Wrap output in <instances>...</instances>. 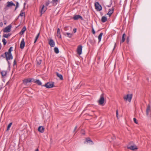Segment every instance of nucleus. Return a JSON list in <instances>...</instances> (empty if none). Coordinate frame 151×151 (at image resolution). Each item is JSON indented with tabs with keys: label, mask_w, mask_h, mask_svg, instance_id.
<instances>
[{
	"label": "nucleus",
	"mask_w": 151,
	"mask_h": 151,
	"mask_svg": "<svg viewBox=\"0 0 151 151\" xmlns=\"http://www.w3.org/2000/svg\"><path fill=\"white\" fill-rule=\"evenodd\" d=\"M5 55L7 60L8 61V60L13 59V57L11 53H8L6 52H5Z\"/></svg>",
	"instance_id": "1"
},
{
	"label": "nucleus",
	"mask_w": 151,
	"mask_h": 151,
	"mask_svg": "<svg viewBox=\"0 0 151 151\" xmlns=\"http://www.w3.org/2000/svg\"><path fill=\"white\" fill-rule=\"evenodd\" d=\"M132 98V95L130 94H128L126 96H125L124 97V99L125 101H128L129 102H130Z\"/></svg>",
	"instance_id": "2"
},
{
	"label": "nucleus",
	"mask_w": 151,
	"mask_h": 151,
	"mask_svg": "<svg viewBox=\"0 0 151 151\" xmlns=\"http://www.w3.org/2000/svg\"><path fill=\"white\" fill-rule=\"evenodd\" d=\"M95 9L98 11H100L102 10V7L98 2H96L95 4Z\"/></svg>",
	"instance_id": "3"
},
{
	"label": "nucleus",
	"mask_w": 151,
	"mask_h": 151,
	"mask_svg": "<svg viewBox=\"0 0 151 151\" xmlns=\"http://www.w3.org/2000/svg\"><path fill=\"white\" fill-rule=\"evenodd\" d=\"M44 86L47 88H51L54 86V83L52 82H49L47 83Z\"/></svg>",
	"instance_id": "4"
},
{
	"label": "nucleus",
	"mask_w": 151,
	"mask_h": 151,
	"mask_svg": "<svg viewBox=\"0 0 151 151\" xmlns=\"http://www.w3.org/2000/svg\"><path fill=\"white\" fill-rule=\"evenodd\" d=\"M12 28V26L9 25L6 27L3 30L4 32H9L11 31V29Z\"/></svg>",
	"instance_id": "5"
},
{
	"label": "nucleus",
	"mask_w": 151,
	"mask_h": 151,
	"mask_svg": "<svg viewBox=\"0 0 151 151\" xmlns=\"http://www.w3.org/2000/svg\"><path fill=\"white\" fill-rule=\"evenodd\" d=\"M82 47L81 45H79L78 47L77 48V53L79 55H80L82 54Z\"/></svg>",
	"instance_id": "6"
},
{
	"label": "nucleus",
	"mask_w": 151,
	"mask_h": 151,
	"mask_svg": "<svg viewBox=\"0 0 151 151\" xmlns=\"http://www.w3.org/2000/svg\"><path fill=\"white\" fill-rule=\"evenodd\" d=\"M104 97L102 96H101L100 99L99 100V104L100 105H102L104 103Z\"/></svg>",
	"instance_id": "7"
},
{
	"label": "nucleus",
	"mask_w": 151,
	"mask_h": 151,
	"mask_svg": "<svg viewBox=\"0 0 151 151\" xmlns=\"http://www.w3.org/2000/svg\"><path fill=\"white\" fill-rule=\"evenodd\" d=\"M24 46L25 42L24 41V39H22L20 43V48L22 49H23L24 48Z\"/></svg>",
	"instance_id": "8"
},
{
	"label": "nucleus",
	"mask_w": 151,
	"mask_h": 151,
	"mask_svg": "<svg viewBox=\"0 0 151 151\" xmlns=\"http://www.w3.org/2000/svg\"><path fill=\"white\" fill-rule=\"evenodd\" d=\"M127 148L132 150H134L137 149V147L135 145H132L131 146L128 147Z\"/></svg>",
	"instance_id": "9"
},
{
	"label": "nucleus",
	"mask_w": 151,
	"mask_h": 151,
	"mask_svg": "<svg viewBox=\"0 0 151 151\" xmlns=\"http://www.w3.org/2000/svg\"><path fill=\"white\" fill-rule=\"evenodd\" d=\"M49 44L51 47H54L55 45V42L52 39H51L49 41Z\"/></svg>",
	"instance_id": "10"
},
{
	"label": "nucleus",
	"mask_w": 151,
	"mask_h": 151,
	"mask_svg": "<svg viewBox=\"0 0 151 151\" xmlns=\"http://www.w3.org/2000/svg\"><path fill=\"white\" fill-rule=\"evenodd\" d=\"M73 19L75 20H77L79 19H80L81 20H83V19L82 17L81 16L79 15H75Z\"/></svg>",
	"instance_id": "11"
},
{
	"label": "nucleus",
	"mask_w": 151,
	"mask_h": 151,
	"mask_svg": "<svg viewBox=\"0 0 151 151\" xmlns=\"http://www.w3.org/2000/svg\"><path fill=\"white\" fill-rule=\"evenodd\" d=\"M151 112V108L150 105H148L146 109V114L147 115L149 114V113Z\"/></svg>",
	"instance_id": "12"
},
{
	"label": "nucleus",
	"mask_w": 151,
	"mask_h": 151,
	"mask_svg": "<svg viewBox=\"0 0 151 151\" xmlns=\"http://www.w3.org/2000/svg\"><path fill=\"white\" fill-rule=\"evenodd\" d=\"M47 10V8L46 7H45L43 5L40 11V13L41 14V15L43 14Z\"/></svg>",
	"instance_id": "13"
},
{
	"label": "nucleus",
	"mask_w": 151,
	"mask_h": 151,
	"mask_svg": "<svg viewBox=\"0 0 151 151\" xmlns=\"http://www.w3.org/2000/svg\"><path fill=\"white\" fill-rule=\"evenodd\" d=\"M32 79H25L23 80V83L25 84H26L27 83L29 82H31L33 81H32Z\"/></svg>",
	"instance_id": "14"
},
{
	"label": "nucleus",
	"mask_w": 151,
	"mask_h": 151,
	"mask_svg": "<svg viewBox=\"0 0 151 151\" xmlns=\"http://www.w3.org/2000/svg\"><path fill=\"white\" fill-rule=\"evenodd\" d=\"M44 128L43 127L40 126L38 128V131L40 132L43 133L44 132Z\"/></svg>",
	"instance_id": "15"
},
{
	"label": "nucleus",
	"mask_w": 151,
	"mask_h": 151,
	"mask_svg": "<svg viewBox=\"0 0 151 151\" xmlns=\"http://www.w3.org/2000/svg\"><path fill=\"white\" fill-rule=\"evenodd\" d=\"M26 28L25 27H24L22 29L21 31L20 32L19 34L21 35H23L26 31Z\"/></svg>",
	"instance_id": "16"
},
{
	"label": "nucleus",
	"mask_w": 151,
	"mask_h": 151,
	"mask_svg": "<svg viewBox=\"0 0 151 151\" xmlns=\"http://www.w3.org/2000/svg\"><path fill=\"white\" fill-rule=\"evenodd\" d=\"M57 36L59 38H61V36L60 34V29L59 28H58L57 30Z\"/></svg>",
	"instance_id": "17"
},
{
	"label": "nucleus",
	"mask_w": 151,
	"mask_h": 151,
	"mask_svg": "<svg viewBox=\"0 0 151 151\" xmlns=\"http://www.w3.org/2000/svg\"><path fill=\"white\" fill-rule=\"evenodd\" d=\"M89 142H91V144L92 145L93 144V142L89 138H87L86 139V141L84 142V143L85 144L86 142L89 143Z\"/></svg>",
	"instance_id": "18"
},
{
	"label": "nucleus",
	"mask_w": 151,
	"mask_h": 151,
	"mask_svg": "<svg viewBox=\"0 0 151 151\" xmlns=\"http://www.w3.org/2000/svg\"><path fill=\"white\" fill-rule=\"evenodd\" d=\"M114 11L113 9H110L108 12L107 14L109 15L110 17L111 15L113 13Z\"/></svg>",
	"instance_id": "19"
},
{
	"label": "nucleus",
	"mask_w": 151,
	"mask_h": 151,
	"mask_svg": "<svg viewBox=\"0 0 151 151\" xmlns=\"http://www.w3.org/2000/svg\"><path fill=\"white\" fill-rule=\"evenodd\" d=\"M12 6H15V4H14L11 1L7 2V6L10 7Z\"/></svg>",
	"instance_id": "20"
},
{
	"label": "nucleus",
	"mask_w": 151,
	"mask_h": 151,
	"mask_svg": "<svg viewBox=\"0 0 151 151\" xmlns=\"http://www.w3.org/2000/svg\"><path fill=\"white\" fill-rule=\"evenodd\" d=\"M126 36V35L125 33H124L123 34L122 38V40L121 41L120 43H122L125 40V37Z\"/></svg>",
	"instance_id": "21"
},
{
	"label": "nucleus",
	"mask_w": 151,
	"mask_h": 151,
	"mask_svg": "<svg viewBox=\"0 0 151 151\" xmlns=\"http://www.w3.org/2000/svg\"><path fill=\"white\" fill-rule=\"evenodd\" d=\"M107 20V18L103 16L102 17L101 21L103 22H105Z\"/></svg>",
	"instance_id": "22"
},
{
	"label": "nucleus",
	"mask_w": 151,
	"mask_h": 151,
	"mask_svg": "<svg viewBox=\"0 0 151 151\" xmlns=\"http://www.w3.org/2000/svg\"><path fill=\"white\" fill-rule=\"evenodd\" d=\"M56 75L60 80H62L63 79V77L61 74H59L58 73H56Z\"/></svg>",
	"instance_id": "23"
},
{
	"label": "nucleus",
	"mask_w": 151,
	"mask_h": 151,
	"mask_svg": "<svg viewBox=\"0 0 151 151\" xmlns=\"http://www.w3.org/2000/svg\"><path fill=\"white\" fill-rule=\"evenodd\" d=\"M103 35V33H100V34L99 35L98 38V40H99V42H100L101 41V37H102V35Z\"/></svg>",
	"instance_id": "24"
},
{
	"label": "nucleus",
	"mask_w": 151,
	"mask_h": 151,
	"mask_svg": "<svg viewBox=\"0 0 151 151\" xmlns=\"http://www.w3.org/2000/svg\"><path fill=\"white\" fill-rule=\"evenodd\" d=\"M36 61L37 63L40 65V64L41 62V60L39 58H37L36 60Z\"/></svg>",
	"instance_id": "25"
},
{
	"label": "nucleus",
	"mask_w": 151,
	"mask_h": 151,
	"mask_svg": "<svg viewBox=\"0 0 151 151\" xmlns=\"http://www.w3.org/2000/svg\"><path fill=\"white\" fill-rule=\"evenodd\" d=\"M2 76H5L6 74V72L5 71H3L1 72Z\"/></svg>",
	"instance_id": "26"
},
{
	"label": "nucleus",
	"mask_w": 151,
	"mask_h": 151,
	"mask_svg": "<svg viewBox=\"0 0 151 151\" xmlns=\"http://www.w3.org/2000/svg\"><path fill=\"white\" fill-rule=\"evenodd\" d=\"M54 51L55 52L56 54H58L59 53V50L57 47H55L54 48Z\"/></svg>",
	"instance_id": "27"
},
{
	"label": "nucleus",
	"mask_w": 151,
	"mask_h": 151,
	"mask_svg": "<svg viewBox=\"0 0 151 151\" xmlns=\"http://www.w3.org/2000/svg\"><path fill=\"white\" fill-rule=\"evenodd\" d=\"M39 35H40V33H38L37 34V36H36V37L35 38V40L34 42V43H35L36 42L37 39H38V38L39 37Z\"/></svg>",
	"instance_id": "28"
},
{
	"label": "nucleus",
	"mask_w": 151,
	"mask_h": 151,
	"mask_svg": "<svg viewBox=\"0 0 151 151\" xmlns=\"http://www.w3.org/2000/svg\"><path fill=\"white\" fill-rule=\"evenodd\" d=\"M35 82L39 85H40L42 84V83L39 80H37L35 81Z\"/></svg>",
	"instance_id": "29"
},
{
	"label": "nucleus",
	"mask_w": 151,
	"mask_h": 151,
	"mask_svg": "<svg viewBox=\"0 0 151 151\" xmlns=\"http://www.w3.org/2000/svg\"><path fill=\"white\" fill-rule=\"evenodd\" d=\"M12 124V123H10L9 124V125H8V126H7V130L8 131V130H9V128L10 127H11Z\"/></svg>",
	"instance_id": "30"
},
{
	"label": "nucleus",
	"mask_w": 151,
	"mask_h": 151,
	"mask_svg": "<svg viewBox=\"0 0 151 151\" xmlns=\"http://www.w3.org/2000/svg\"><path fill=\"white\" fill-rule=\"evenodd\" d=\"M10 36V35L9 34H4V35L3 36L5 38H8L9 36Z\"/></svg>",
	"instance_id": "31"
},
{
	"label": "nucleus",
	"mask_w": 151,
	"mask_h": 151,
	"mask_svg": "<svg viewBox=\"0 0 151 151\" xmlns=\"http://www.w3.org/2000/svg\"><path fill=\"white\" fill-rule=\"evenodd\" d=\"M66 35L67 36L70 38L71 37H72V34L68 32L66 33Z\"/></svg>",
	"instance_id": "32"
},
{
	"label": "nucleus",
	"mask_w": 151,
	"mask_h": 151,
	"mask_svg": "<svg viewBox=\"0 0 151 151\" xmlns=\"http://www.w3.org/2000/svg\"><path fill=\"white\" fill-rule=\"evenodd\" d=\"M2 42L3 43V44H4V45H6V40L4 38L3 39Z\"/></svg>",
	"instance_id": "33"
},
{
	"label": "nucleus",
	"mask_w": 151,
	"mask_h": 151,
	"mask_svg": "<svg viewBox=\"0 0 151 151\" xmlns=\"http://www.w3.org/2000/svg\"><path fill=\"white\" fill-rule=\"evenodd\" d=\"M13 49V47H10L9 49V50L8 52V53H11V51Z\"/></svg>",
	"instance_id": "34"
},
{
	"label": "nucleus",
	"mask_w": 151,
	"mask_h": 151,
	"mask_svg": "<svg viewBox=\"0 0 151 151\" xmlns=\"http://www.w3.org/2000/svg\"><path fill=\"white\" fill-rule=\"evenodd\" d=\"M19 15L22 17H23L24 15V12H21L20 14H19Z\"/></svg>",
	"instance_id": "35"
},
{
	"label": "nucleus",
	"mask_w": 151,
	"mask_h": 151,
	"mask_svg": "<svg viewBox=\"0 0 151 151\" xmlns=\"http://www.w3.org/2000/svg\"><path fill=\"white\" fill-rule=\"evenodd\" d=\"M133 120H134V122L136 124H138V122H137V119H136L135 118H134L133 119Z\"/></svg>",
	"instance_id": "36"
},
{
	"label": "nucleus",
	"mask_w": 151,
	"mask_h": 151,
	"mask_svg": "<svg viewBox=\"0 0 151 151\" xmlns=\"http://www.w3.org/2000/svg\"><path fill=\"white\" fill-rule=\"evenodd\" d=\"M116 116L117 118H118V110H117L116 111Z\"/></svg>",
	"instance_id": "37"
},
{
	"label": "nucleus",
	"mask_w": 151,
	"mask_h": 151,
	"mask_svg": "<svg viewBox=\"0 0 151 151\" xmlns=\"http://www.w3.org/2000/svg\"><path fill=\"white\" fill-rule=\"evenodd\" d=\"M17 64V63L15 60H14L13 62V65H16Z\"/></svg>",
	"instance_id": "38"
},
{
	"label": "nucleus",
	"mask_w": 151,
	"mask_h": 151,
	"mask_svg": "<svg viewBox=\"0 0 151 151\" xmlns=\"http://www.w3.org/2000/svg\"><path fill=\"white\" fill-rule=\"evenodd\" d=\"M77 129V127L76 126L75 127V128H74V129L73 130V132H75V131H76V130Z\"/></svg>",
	"instance_id": "39"
},
{
	"label": "nucleus",
	"mask_w": 151,
	"mask_h": 151,
	"mask_svg": "<svg viewBox=\"0 0 151 151\" xmlns=\"http://www.w3.org/2000/svg\"><path fill=\"white\" fill-rule=\"evenodd\" d=\"M76 28H74L73 29V31L74 33H75L76 32Z\"/></svg>",
	"instance_id": "40"
},
{
	"label": "nucleus",
	"mask_w": 151,
	"mask_h": 151,
	"mask_svg": "<svg viewBox=\"0 0 151 151\" xmlns=\"http://www.w3.org/2000/svg\"><path fill=\"white\" fill-rule=\"evenodd\" d=\"M19 5V4L18 2H17V6L15 8V9L17 8L18 6Z\"/></svg>",
	"instance_id": "41"
},
{
	"label": "nucleus",
	"mask_w": 151,
	"mask_h": 151,
	"mask_svg": "<svg viewBox=\"0 0 151 151\" xmlns=\"http://www.w3.org/2000/svg\"><path fill=\"white\" fill-rule=\"evenodd\" d=\"M92 33L93 34H95V31L94 30V29H92Z\"/></svg>",
	"instance_id": "42"
},
{
	"label": "nucleus",
	"mask_w": 151,
	"mask_h": 151,
	"mask_svg": "<svg viewBox=\"0 0 151 151\" xmlns=\"http://www.w3.org/2000/svg\"><path fill=\"white\" fill-rule=\"evenodd\" d=\"M3 24L2 22H0V26L1 27H2L3 26Z\"/></svg>",
	"instance_id": "43"
},
{
	"label": "nucleus",
	"mask_w": 151,
	"mask_h": 151,
	"mask_svg": "<svg viewBox=\"0 0 151 151\" xmlns=\"http://www.w3.org/2000/svg\"><path fill=\"white\" fill-rule=\"evenodd\" d=\"M116 43H115V45H114V48L113 49V50H114L115 47V46H116Z\"/></svg>",
	"instance_id": "44"
},
{
	"label": "nucleus",
	"mask_w": 151,
	"mask_h": 151,
	"mask_svg": "<svg viewBox=\"0 0 151 151\" xmlns=\"http://www.w3.org/2000/svg\"><path fill=\"white\" fill-rule=\"evenodd\" d=\"M35 151H38V149H36Z\"/></svg>",
	"instance_id": "45"
},
{
	"label": "nucleus",
	"mask_w": 151,
	"mask_h": 151,
	"mask_svg": "<svg viewBox=\"0 0 151 151\" xmlns=\"http://www.w3.org/2000/svg\"><path fill=\"white\" fill-rule=\"evenodd\" d=\"M6 24V22H5L4 23V24Z\"/></svg>",
	"instance_id": "46"
},
{
	"label": "nucleus",
	"mask_w": 151,
	"mask_h": 151,
	"mask_svg": "<svg viewBox=\"0 0 151 151\" xmlns=\"http://www.w3.org/2000/svg\"><path fill=\"white\" fill-rule=\"evenodd\" d=\"M47 6L48 5V4H47Z\"/></svg>",
	"instance_id": "47"
},
{
	"label": "nucleus",
	"mask_w": 151,
	"mask_h": 151,
	"mask_svg": "<svg viewBox=\"0 0 151 151\" xmlns=\"http://www.w3.org/2000/svg\"><path fill=\"white\" fill-rule=\"evenodd\" d=\"M47 6L48 5V4H47Z\"/></svg>",
	"instance_id": "48"
},
{
	"label": "nucleus",
	"mask_w": 151,
	"mask_h": 151,
	"mask_svg": "<svg viewBox=\"0 0 151 151\" xmlns=\"http://www.w3.org/2000/svg\"><path fill=\"white\" fill-rule=\"evenodd\" d=\"M25 5V3L24 4V5Z\"/></svg>",
	"instance_id": "49"
}]
</instances>
